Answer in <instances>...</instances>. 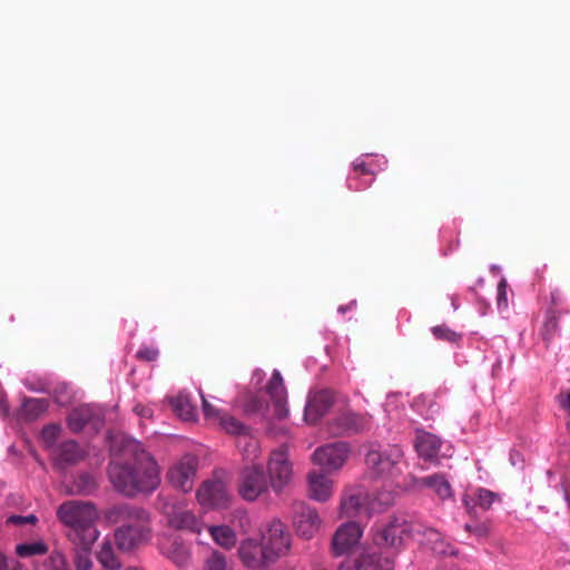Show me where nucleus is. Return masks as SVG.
Returning a JSON list of instances; mask_svg holds the SVG:
<instances>
[{"mask_svg": "<svg viewBox=\"0 0 570 570\" xmlns=\"http://www.w3.org/2000/svg\"><path fill=\"white\" fill-rule=\"evenodd\" d=\"M214 542L223 549L230 550L237 543L236 532L228 525H210L207 528Z\"/></svg>", "mask_w": 570, "mask_h": 570, "instance_id": "nucleus-25", "label": "nucleus"}, {"mask_svg": "<svg viewBox=\"0 0 570 570\" xmlns=\"http://www.w3.org/2000/svg\"><path fill=\"white\" fill-rule=\"evenodd\" d=\"M197 502L205 509H224L229 505L230 494L222 480H206L196 491Z\"/></svg>", "mask_w": 570, "mask_h": 570, "instance_id": "nucleus-11", "label": "nucleus"}, {"mask_svg": "<svg viewBox=\"0 0 570 570\" xmlns=\"http://www.w3.org/2000/svg\"><path fill=\"white\" fill-rule=\"evenodd\" d=\"M473 528H474V525H472V524H469V523L465 524V530L471 533H473Z\"/></svg>", "mask_w": 570, "mask_h": 570, "instance_id": "nucleus-54", "label": "nucleus"}, {"mask_svg": "<svg viewBox=\"0 0 570 570\" xmlns=\"http://www.w3.org/2000/svg\"><path fill=\"white\" fill-rule=\"evenodd\" d=\"M245 410L250 413H265V409L262 402L252 400L245 405Z\"/></svg>", "mask_w": 570, "mask_h": 570, "instance_id": "nucleus-48", "label": "nucleus"}, {"mask_svg": "<svg viewBox=\"0 0 570 570\" xmlns=\"http://www.w3.org/2000/svg\"><path fill=\"white\" fill-rule=\"evenodd\" d=\"M356 548V523L345 522L338 527L332 539V552L334 557H345L338 570H356V559L353 553Z\"/></svg>", "mask_w": 570, "mask_h": 570, "instance_id": "nucleus-7", "label": "nucleus"}, {"mask_svg": "<svg viewBox=\"0 0 570 570\" xmlns=\"http://www.w3.org/2000/svg\"><path fill=\"white\" fill-rule=\"evenodd\" d=\"M197 469V458L193 454H185L170 465L167 471V480L175 489L187 493L194 488Z\"/></svg>", "mask_w": 570, "mask_h": 570, "instance_id": "nucleus-9", "label": "nucleus"}, {"mask_svg": "<svg viewBox=\"0 0 570 570\" xmlns=\"http://www.w3.org/2000/svg\"><path fill=\"white\" fill-rule=\"evenodd\" d=\"M238 556L244 566L249 569H266L273 564L266 559L261 540L259 543L252 538L243 540L238 547Z\"/></svg>", "mask_w": 570, "mask_h": 570, "instance_id": "nucleus-14", "label": "nucleus"}, {"mask_svg": "<svg viewBox=\"0 0 570 570\" xmlns=\"http://www.w3.org/2000/svg\"><path fill=\"white\" fill-rule=\"evenodd\" d=\"M106 519L111 523H124L115 532L116 544L120 550L129 551L150 538L148 513L142 509L130 505L112 507L106 513Z\"/></svg>", "mask_w": 570, "mask_h": 570, "instance_id": "nucleus-3", "label": "nucleus"}, {"mask_svg": "<svg viewBox=\"0 0 570 570\" xmlns=\"http://www.w3.org/2000/svg\"><path fill=\"white\" fill-rule=\"evenodd\" d=\"M356 512V490L353 487H348L344 490L341 504H340V518L353 517Z\"/></svg>", "mask_w": 570, "mask_h": 570, "instance_id": "nucleus-32", "label": "nucleus"}, {"mask_svg": "<svg viewBox=\"0 0 570 570\" xmlns=\"http://www.w3.org/2000/svg\"><path fill=\"white\" fill-rule=\"evenodd\" d=\"M507 281L505 279H501L498 284V306L499 308L501 307H507L508 306V298H507Z\"/></svg>", "mask_w": 570, "mask_h": 570, "instance_id": "nucleus-44", "label": "nucleus"}, {"mask_svg": "<svg viewBox=\"0 0 570 570\" xmlns=\"http://www.w3.org/2000/svg\"><path fill=\"white\" fill-rule=\"evenodd\" d=\"M50 562L52 566V570H69L67 560L61 552H53L50 556Z\"/></svg>", "mask_w": 570, "mask_h": 570, "instance_id": "nucleus-43", "label": "nucleus"}, {"mask_svg": "<svg viewBox=\"0 0 570 570\" xmlns=\"http://www.w3.org/2000/svg\"><path fill=\"white\" fill-rule=\"evenodd\" d=\"M416 528L403 517H392L389 522L376 530L373 540L380 547H399L404 537L415 533Z\"/></svg>", "mask_w": 570, "mask_h": 570, "instance_id": "nucleus-10", "label": "nucleus"}, {"mask_svg": "<svg viewBox=\"0 0 570 570\" xmlns=\"http://www.w3.org/2000/svg\"><path fill=\"white\" fill-rule=\"evenodd\" d=\"M98 560L102 564V567L117 570L120 568V563L114 552L112 546L110 542H104L98 552Z\"/></svg>", "mask_w": 570, "mask_h": 570, "instance_id": "nucleus-35", "label": "nucleus"}, {"mask_svg": "<svg viewBox=\"0 0 570 570\" xmlns=\"http://www.w3.org/2000/svg\"><path fill=\"white\" fill-rule=\"evenodd\" d=\"M81 480L83 481V484L79 487V491L82 493H89L96 487L94 479L89 475L81 476Z\"/></svg>", "mask_w": 570, "mask_h": 570, "instance_id": "nucleus-49", "label": "nucleus"}, {"mask_svg": "<svg viewBox=\"0 0 570 570\" xmlns=\"http://www.w3.org/2000/svg\"><path fill=\"white\" fill-rule=\"evenodd\" d=\"M559 330V314L554 309H549L546 315V321L542 327V338L549 343L556 336Z\"/></svg>", "mask_w": 570, "mask_h": 570, "instance_id": "nucleus-34", "label": "nucleus"}, {"mask_svg": "<svg viewBox=\"0 0 570 570\" xmlns=\"http://www.w3.org/2000/svg\"><path fill=\"white\" fill-rule=\"evenodd\" d=\"M59 426L55 424H50L43 428L41 438L47 448H51L56 443L59 436Z\"/></svg>", "mask_w": 570, "mask_h": 570, "instance_id": "nucleus-41", "label": "nucleus"}, {"mask_svg": "<svg viewBox=\"0 0 570 570\" xmlns=\"http://www.w3.org/2000/svg\"><path fill=\"white\" fill-rule=\"evenodd\" d=\"M348 308H350L348 306H346V307H344V306H340V307H338V312L344 313V312H345L346 309H348Z\"/></svg>", "mask_w": 570, "mask_h": 570, "instance_id": "nucleus-56", "label": "nucleus"}, {"mask_svg": "<svg viewBox=\"0 0 570 570\" xmlns=\"http://www.w3.org/2000/svg\"><path fill=\"white\" fill-rule=\"evenodd\" d=\"M394 561L379 553L363 554L358 558V570H393Z\"/></svg>", "mask_w": 570, "mask_h": 570, "instance_id": "nucleus-26", "label": "nucleus"}, {"mask_svg": "<svg viewBox=\"0 0 570 570\" xmlns=\"http://www.w3.org/2000/svg\"><path fill=\"white\" fill-rule=\"evenodd\" d=\"M160 551L179 568L187 567L190 562V549L178 538L164 539L160 542Z\"/></svg>", "mask_w": 570, "mask_h": 570, "instance_id": "nucleus-19", "label": "nucleus"}, {"mask_svg": "<svg viewBox=\"0 0 570 570\" xmlns=\"http://www.w3.org/2000/svg\"><path fill=\"white\" fill-rule=\"evenodd\" d=\"M91 422L94 428H97L98 424H100V419L97 417L95 420V413L89 405L75 409L68 417V425L73 432L81 431L87 424Z\"/></svg>", "mask_w": 570, "mask_h": 570, "instance_id": "nucleus-23", "label": "nucleus"}, {"mask_svg": "<svg viewBox=\"0 0 570 570\" xmlns=\"http://www.w3.org/2000/svg\"><path fill=\"white\" fill-rule=\"evenodd\" d=\"M83 452L75 441L62 443L56 454V460L60 464H73L81 460Z\"/></svg>", "mask_w": 570, "mask_h": 570, "instance_id": "nucleus-29", "label": "nucleus"}, {"mask_svg": "<svg viewBox=\"0 0 570 570\" xmlns=\"http://www.w3.org/2000/svg\"><path fill=\"white\" fill-rule=\"evenodd\" d=\"M203 570H233L226 557L219 551H213L205 560Z\"/></svg>", "mask_w": 570, "mask_h": 570, "instance_id": "nucleus-38", "label": "nucleus"}, {"mask_svg": "<svg viewBox=\"0 0 570 570\" xmlns=\"http://www.w3.org/2000/svg\"><path fill=\"white\" fill-rule=\"evenodd\" d=\"M170 403L176 414L184 421H195L197 419V407L187 394H178L171 399Z\"/></svg>", "mask_w": 570, "mask_h": 570, "instance_id": "nucleus-27", "label": "nucleus"}, {"mask_svg": "<svg viewBox=\"0 0 570 570\" xmlns=\"http://www.w3.org/2000/svg\"><path fill=\"white\" fill-rule=\"evenodd\" d=\"M357 168H358V174H365V173H367V170L365 169V167H364L362 164H358V165H357Z\"/></svg>", "mask_w": 570, "mask_h": 570, "instance_id": "nucleus-53", "label": "nucleus"}, {"mask_svg": "<svg viewBox=\"0 0 570 570\" xmlns=\"http://www.w3.org/2000/svg\"><path fill=\"white\" fill-rule=\"evenodd\" d=\"M327 472L312 470L306 475L307 495L317 502H327L334 492V481L326 474Z\"/></svg>", "mask_w": 570, "mask_h": 570, "instance_id": "nucleus-13", "label": "nucleus"}, {"mask_svg": "<svg viewBox=\"0 0 570 570\" xmlns=\"http://www.w3.org/2000/svg\"><path fill=\"white\" fill-rule=\"evenodd\" d=\"M125 570H145V569L139 568V567H127Z\"/></svg>", "mask_w": 570, "mask_h": 570, "instance_id": "nucleus-55", "label": "nucleus"}, {"mask_svg": "<svg viewBox=\"0 0 570 570\" xmlns=\"http://www.w3.org/2000/svg\"><path fill=\"white\" fill-rule=\"evenodd\" d=\"M415 533L422 534L425 543L436 554H453L452 548L444 542L442 534L433 528L416 527Z\"/></svg>", "mask_w": 570, "mask_h": 570, "instance_id": "nucleus-24", "label": "nucleus"}, {"mask_svg": "<svg viewBox=\"0 0 570 570\" xmlns=\"http://www.w3.org/2000/svg\"><path fill=\"white\" fill-rule=\"evenodd\" d=\"M271 483L265 475L262 464L246 465L239 475L238 493L249 502L256 501L259 497L266 494Z\"/></svg>", "mask_w": 570, "mask_h": 570, "instance_id": "nucleus-8", "label": "nucleus"}, {"mask_svg": "<svg viewBox=\"0 0 570 570\" xmlns=\"http://www.w3.org/2000/svg\"><path fill=\"white\" fill-rule=\"evenodd\" d=\"M49 402L46 399H28L22 404V413L29 420H36L47 412Z\"/></svg>", "mask_w": 570, "mask_h": 570, "instance_id": "nucleus-31", "label": "nucleus"}, {"mask_svg": "<svg viewBox=\"0 0 570 570\" xmlns=\"http://www.w3.org/2000/svg\"><path fill=\"white\" fill-rule=\"evenodd\" d=\"M237 448L242 452L244 460L248 463L254 464L255 460L259 458V443L248 431L237 439Z\"/></svg>", "mask_w": 570, "mask_h": 570, "instance_id": "nucleus-28", "label": "nucleus"}, {"mask_svg": "<svg viewBox=\"0 0 570 570\" xmlns=\"http://www.w3.org/2000/svg\"><path fill=\"white\" fill-rule=\"evenodd\" d=\"M225 432L230 434H237L238 438L247 432L246 426H244L234 416L223 413L222 416L216 422Z\"/></svg>", "mask_w": 570, "mask_h": 570, "instance_id": "nucleus-36", "label": "nucleus"}, {"mask_svg": "<svg viewBox=\"0 0 570 570\" xmlns=\"http://www.w3.org/2000/svg\"><path fill=\"white\" fill-rule=\"evenodd\" d=\"M8 523H13V524H23V523H36L37 522V517L35 514H29V515H26V517H22V515H10L7 520Z\"/></svg>", "mask_w": 570, "mask_h": 570, "instance_id": "nucleus-45", "label": "nucleus"}, {"mask_svg": "<svg viewBox=\"0 0 570 570\" xmlns=\"http://www.w3.org/2000/svg\"><path fill=\"white\" fill-rule=\"evenodd\" d=\"M357 535H358V538L362 535V532L360 529H358Z\"/></svg>", "mask_w": 570, "mask_h": 570, "instance_id": "nucleus-58", "label": "nucleus"}, {"mask_svg": "<svg viewBox=\"0 0 570 570\" xmlns=\"http://www.w3.org/2000/svg\"><path fill=\"white\" fill-rule=\"evenodd\" d=\"M412 487L414 489H430L441 500H445L452 495V489L449 481L440 474H432L425 478L412 476Z\"/></svg>", "mask_w": 570, "mask_h": 570, "instance_id": "nucleus-20", "label": "nucleus"}, {"mask_svg": "<svg viewBox=\"0 0 570 570\" xmlns=\"http://www.w3.org/2000/svg\"><path fill=\"white\" fill-rule=\"evenodd\" d=\"M124 454L132 459L131 463L111 462L108 474L114 487L125 495L153 491L159 484V469L154 460L136 440H126Z\"/></svg>", "mask_w": 570, "mask_h": 570, "instance_id": "nucleus-1", "label": "nucleus"}, {"mask_svg": "<svg viewBox=\"0 0 570 570\" xmlns=\"http://www.w3.org/2000/svg\"><path fill=\"white\" fill-rule=\"evenodd\" d=\"M266 390L274 403L276 417L279 420L285 419L288 414V410L286 409L287 393L279 371H273Z\"/></svg>", "mask_w": 570, "mask_h": 570, "instance_id": "nucleus-17", "label": "nucleus"}, {"mask_svg": "<svg viewBox=\"0 0 570 570\" xmlns=\"http://www.w3.org/2000/svg\"><path fill=\"white\" fill-rule=\"evenodd\" d=\"M441 443V439L436 435L425 431H417L414 446L420 458L433 460L439 454Z\"/></svg>", "mask_w": 570, "mask_h": 570, "instance_id": "nucleus-21", "label": "nucleus"}, {"mask_svg": "<svg viewBox=\"0 0 570 570\" xmlns=\"http://www.w3.org/2000/svg\"><path fill=\"white\" fill-rule=\"evenodd\" d=\"M350 449L344 442H336L317 448L312 461L326 472L340 470L346 462Z\"/></svg>", "mask_w": 570, "mask_h": 570, "instance_id": "nucleus-12", "label": "nucleus"}, {"mask_svg": "<svg viewBox=\"0 0 570 570\" xmlns=\"http://www.w3.org/2000/svg\"><path fill=\"white\" fill-rule=\"evenodd\" d=\"M498 494L487 490V489H478L472 497V501L475 507L481 508L482 510H489L495 500H498Z\"/></svg>", "mask_w": 570, "mask_h": 570, "instance_id": "nucleus-37", "label": "nucleus"}, {"mask_svg": "<svg viewBox=\"0 0 570 570\" xmlns=\"http://www.w3.org/2000/svg\"><path fill=\"white\" fill-rule=\"evenodd\" d=\"M392 502L393 498L390 492H379L372 497H366L363 503L358 502V514L364 512L367 517H371L375 513H382Z\"/></svg>", "mask_w": 570, "mask_h": 570, "instance_id": "nucleus-22", "label": "nucleus"}, {"mask_svg": "<svg viewBox=\"0 0 570 570\" xmlns=\"http://www.w3.org/2000/svg\"><path fill=\"white\" fill-rule=\"evenodd\" d=\"M58 520L68 528L71 543L94 544L99 538L97 522L99 512L89 501L69 500L57 509Z\"/></svg>", "mask_w": 570, "mask_h": 570, "instance_id": "nucleus-2", "label": "nucleus"}, {"mask_svg": "<svg viewBox=\"0 0 570 570\" xmlns=\"http://www.w3.org/2000/svg\"><path fill=\"white\" fill-rule=\"evenodd\" d=\"M137 356L145 361H154L158 356V351L153 347H141L138 350Z\"/></svg>", "mask_w": 570, "mask_h": 570, "instance_id": "nucleus-46", "label": "nucleus"}, {"mask_svg": "<svg viewBox=\"0 0 570 570\" xmlns=\"http://www.w3.org/2000/svg\"><path fill=\"white\" fill-rule=\"evenodd\" d=\"M202 400L205 417L216 423L224 412H222L219 409L210 404L203 395Z\"/></svg>", "mask_w": 570, "mask_h": 570, "instance_id": "nucleus-42", "label": "nucleus"}, {"mask_svg": "<svg viewBox=\"0 0 570 570\" xmlns=\"http://www.w3.org/2000/svg\"><path fill=\"white\" fill-rule=\"evenodd\" d=\"M170 527L179 530H188L200 533L204 525L193 512L180 507H171L166 511Z\"/></svg>", "mask_w": 570, "mask_h": 570, "instance_id": "nucleus-18", "label": "nucleus"}, {"mask_svg": "<svg viewBox=\"0 0 570 570\" xmlns=\"http://www.w3.org/2000/svg\"><path fill=\"white\" fill-rule=\"evenodd\" d=\"M24 385L30 390L35 392H45L47 390L46 384L40 382L38 384H32L28 380L24 381Z\"/></svg>", "mask_w": 570, "mask_h": 570, "instance_id": "nucleus-52", "label": "nucleus"}, {"mask_svg": "<svg viewBox=\"0 0 570 570\" xmlns=\"http://www.w3.org/2000/svg\"><path fill=\"white\" fill-rule=\"evenodd\" d=\"M48 552V546L42 540L20 543L16 547V553L21 558L43 556Z\"/></svg>", "mask_w": 570, "mask_h": 570, "instance_id": "nucleus-33", "label": "nucleus"}, {"mask_svg": "<svg viewBox=\"0 0 570 570\" xmlns=\"http://www.w3.org/2000/svg\"><path fill=\"white\" fill-rule=\"evenodd\" d=\"M267 479L275 492L283 491L293 480V463L285 445L273 450L267 460Z\"/></svg>", "mask_w": 570, "mask_h": 570, "instance_id": "nucleus-6", "label": "nucleus"}, {"mask_svg": "<svg viewBox=\"0 0 570 570\" xmlns=\"http://www.w3.org/2000/svg\"><path fill=\"white\" fill-rule=\"evenodd\" d=\"M334 403V395L327 390L311 393L305 406V420L309 423L316 422L323 416Z\"/></svg>", "mask_w": 570, "mask_h": 570, "instance_id": "nucleus-16", "label": "nucleus"}, {"mask_svg": "<svg viewBox=\"0 0 570 570\" xmlns=\"http://www.w3.org/2000/svg\"><path fill=\"white\" fill-rule=\"evenodd\" d=\"M259 540L265 549L266 559L273 564L291 551L292 534L278 519H273L261 527Z\"/></svg>", "mask_w": 570, "mask_h": 570, "instance_id": "nucleus-4", "label": "nucleus"}, {"mask_svg": "<svg viewBox=\"0 0 570 570\" xmlns=\"http://www.w3.org/2000/svg\"><path fill=\"white\" fill-rule=\"evenodd\" d=\"M431 332L436 340L445 341L449 343H458L462 337L461 334L454 332L446 325L433 326Z\"/></svg>", "mask_w": 570, "mask_h": 570, "instance_id": "nucleus-39", "label": "nucleus"}, {"mask_svg": "<svg viewBox=\"0 0 570 570\" xmlns=\"http://www.w3.org/2000/svg\"><path fill=\"white\" fill-rule=\"evenodd\" d=\"M489 533V528L485 524H474L473 534L483 538Z\"/></svg>", "mask_w": 570, "mask_h": 570, "instance_id": "nucleus-51", "label": "nucleus"}, {"mask_svg": "<svg viewBox=\"0 0 570 570\" xmlns=\"http://www.w3.org/2000/svg\"><path fill=\"white\" fill-rule=\"evenodd\" d=\"M336 428L335 433L344 434L354 429L355 419L352 413H343L340 417L336 419Z\"/></svg>", "mask_w": 570, "mask_h": 570, "instance_id": "nucleus-40", "label": "nucleus"}, {"mask_svg": "<svg viewBox=\"0 0 570 570\" xmlns=\"http://www.w3.org/2000/svg\"><path fill=\"white\" fill-rule=\"evenodd\" d=\"M75 546L73 549V564L76 570H91L92 569V560H91V547L94 544H81V543H72Z\"/></svg>", "mask_w": 570, "mask_h": 570, "instance_id": "nucleus-30", "label": "nucleus"}, {"mask_svg": "<svg viewBox=\"0 0 570 570\" xmlns=\"http://www.w3.org/2000/svg\"><path fill=\"white\" fill-rule=\"evenodd\" d=\"M0 570H18V563L0 552Z\"/></svg>", "mask_w": 570, "mask_h": 570, "instance_id": "nucleus-47", "label": "nucleus"}, {"mask_svg": "<svg viewBox=\"0 0 570 570\" xmlns=\"http://www.w3.org/2000/svg\"><path fill=\"white\" fill-rule=\"evenodd\" d=\"M294 524L297 534L309 540L320 531L322 519L315 508L303 507L297 512Z\"/></svg>", "mask_w": 570, "mask_h": 570, "instance_id": "nucleus-15", "label": "nucleus"}, {"mask_svg": "<svg viewBox=\"0 0 570 570\" xmlns=\"http://www.w3.org/2000/svg\"><path fill=\"white\" fill-rule=\"evenodd\" d=\"M138 414H140V415H145V416H146V415H147V411L141 410V412H138Z\"/></svg>", "mask_w": 570, "mask_h": 570, "instance_id": "nucleus-57", "label": "nucleus"}, {"mask_svg": "<svg viewBox=\"0 0 570 570\" xmlns=\"http://www.w3.org/2000/svg\"><path fill=\"white\" fill-rule=\"evenodd\" d=\"M404 452L400 445L381 446L371 444L365 452L364 463L372 478L390 476L403 460Z\"/></svg>", "mask_w": 570, "mask_h": 570, "instance_id": "nucleus-5", "label": "nucleus"}, {"mask_svg": "<svg viewBox=\"0 0 570 570\" xmlns=\"http://www.w3.org/2000/svg\"><path fill=\"white\" fill-rule=\"evenodd\" d=\"M560 406L570 414V392L558 395Z\"/></svg>", "mask_w": 570, "mask_h": 570, "instance_id": "nucleus-50", "label": "nucleus"}]
</instances>
